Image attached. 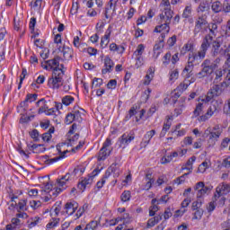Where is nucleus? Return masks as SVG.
Segmentation results:
<instances>
[{"mask_svg":"<svg viewBox=\"0 0 230 230\" xmlns=\"http://www.w3.org/2000/svg\"><path fill=\"white\" fill-rule=\"evenodd\" d=\"M217 200H218V199H215V197H214L213 200L207 207L208 213L215 211V208H217Z\"/></svg>","mask_w":230,"mask_h":230,"instance_id":"obj_51","label":"nucleus"},{"mask_svg":"<svg viewBox=\"0 0 230 230\" xmlns=\"http://www.w3.org/2000/svg\"><path fill=\"white\" fill-rule=\"evenodd\" d=\"M111 173H113V177L116 179L119 177L121 171L119 170V166L118 164H112L105 172L104 179H109L111 177Z\"/></svg>","mask_w":230,"mask_h":230,"instance_id":"obj_14","label":"nucleus"},{"mask_svg":"<svg viewBox=\"0 0 230 230\" xmlns=\"http://www.w3.org/2000/svg\"><path fill=\"white\" fill-rule=\"evenodd\" d=\"M111 33H112V26L110 25L101 40V48L102 49H105V48L109 46V42H111Z\"/></svg>","mask_w":230,"mask_h":230,"instance_id":"obj_18","label":"nucleus"},{"mask_svg":"<svg viewBox=\"0 0 230 230\" xmlns=\"http://www.w3.org/2000/svg\"><path fill=\"white\" fill-rule=\"evenodd\" d=\"M206 58L205 49H200L198 52H190L188 55V62L192 66H199Z\"/></svg>","mask_w":230,"mask_h":230,"instance_id":"obj_7","label":"nucleus"},{"mask_svg":"<svg viewBox=\"0 0 230 230\" xmlns=\"http://www.w3.org/2000/svg\"><path fill=\"white\" fill-rule=\"evenodd\" d=\"M230 191V186L227 184L218 185L216 189V193L214 194L215 200H218L222 195H227Z\"/></svg>","mask_w":230,"mask_h":230,"instance_id":"obj_15","label":"nucleus"},{"mask_svg":"<svg viewBox=\"0 0 230 230\" xmlns=\"http://www.w3.org/2000/svg\"><path fill=\"white\" fill-rule=\"evenodd\" d=\"M30 206L33 209H37V208H40L41 203H40V201L32 200V201H30Z\"/></svg>","mask_w":230,"mask_h":230,"instance_id":"obj_64","label":"nucleus"},{"mask_svg":"<svg viewBox=\"0 0 230 230\" xmlns=\"http://www.w3.org/2000/svg\"><path fill=\"white\" fill-rule=\"evenodd\" d=\"M163 48H164V40H160L158 43H155L154 46V58L157 60L159 58V55L163 53Z\"/></svg>","mask_w":230,"mask_h":230,"instance_id":"obj_19","label":"nucleus"},{"mask_svg":"<svg viewBox=\"0 0 230 230\" xmlns=\"http://www.w3.org/2000/svg\"><path fill=\"white\" fill-rule=\"evenodd\" d=\"M134 136H129L127 133H124L120 138H119V143H120V146H127L129 145V143H132V141H134Z\"/></svg>","mask_w":230,"mask_h":230,"instance_id":"obj_22","label":"nucleus"},{"mask_svg":"<svg viewBox=\"0 0 230 230\" xmlns=\"http://www.w3.org/2000/svg\"><path fill=\"white\" fill-rule=\"evenodd\" d=\"M155 73V68L150 66L147 70V74L145 76L144 85H150V82L154 80Z\"/></svg>","mask_w":230,"mask_h":230,"instance_id":"obj_23","label":"nucleus"},{"mask_svg":"<svg viewBox=\"0 0 230 230\" xmlns=\"http://www.w3.org/2000/svg\"><path fill=\"white\" fill-rule=\"evenodd\" d=\"M114 70V61L111 59V57L106 56L104 58V68L102 69V75H107V73H112Z\"/></svg>","mask_w":230,"mask_h":230,"instance_id":"obj_17","label":"nucleus"},{"mask_svg":"<svg viewBox=\"0 0 230 230\" xmlns=\"http://www.w3.org/2000/svg\"><path fill=\"white\" fill-rule=\"evenodd\" d=\"M194 190L195 191H198L197 198L202 199L204 195H206L207 193H209L211 190H213V186L212 185L206 186L204 181H199L196 183V185L194 186Z\"/></svg>","mask_w":230,"mask_h":230,"instance_id":"obj_10","label":"nucleus"},{"mask_svg":"<svg viewBox=\"0 0 230 230\" xmlns=\"http://www.w3.org/2000/svg\"><path fill=\"white\" fill-rule=\"evenodd\" d=\"M195 67V65L190 63L189 61H187V65L185 66L182 74H186V78H191V76H193V69Z\"/></svg>","mask_w":230,"mask_h":230,"instance_id":"obj_25","label":"nucleus"},{"mask_svg":"<svg viewBox=\"0 0 230 230\" xmlns=\"http://www.w3.org/2000/svg\"><path fill=\"white\" fill-rule=\"evenodd\" d=\"M128 114L131 118L132 116H136V114H137V105H133L128 111Z\"/></svg>","mask_w":230,"mask_h":230,"instance_id":"obj_61","label":"nucleus"},{"mask_svg":"<svg viewBox=\"0 0 230 230\" xmlns=\"http://www.w3.org/2000/svg\"><path fill=\"white\" fill-rule=\"evenodd\" d=\"M117 85H118V81H116V79H111L107 84L108 89H114Z\"/></svg>","mask_w":230,"mask_h":230,"instance_id":"obj_60","label":"nucleus"},{"mask_svg":"<svg viewBox=\"0 0 230 230\" xmlns=\"http://www.w3.org/2000/svg\"><path fill=\"white\" fill-rule=\"evenodd\" d=\"M40 103H43V105L41 107H40L39 111H38V114H43V112H47V111L49 109V107L48 106V102H46V99H40V101H38L36 102L37 107H39V105H40Z\"/></svg>","mask_w":230,"mask_h":230,"instance_id":"obj_29","label":"nucleus"},{"mask_svg":"<svg viewBox=\"0 0 230 230\" xmlns=\"http://www.w3.org/2000/svg\"><path fill=\"white\" fill-rule=\"evenodd\" d=\"M202 215H204V209L199 208L198 210H195L193 219L200 220V218H202Z\"/></svg>","mask_w":230,"mask_h":230,"instance_id":"obj_52","label":"nucleus"},{"mask_svg":"<svg viewBox=\"0 0 230 230\" xmlns=\"http://www.w3.org/2000/svg\"><path fill=\"white\" fill-rule=\"evenodd\" d=\"M208 10H209V4H208V1H201L198 7V12L204 13L208 12Z\"/></svg>","mask_w":230,"mask_h":230,"instance_id":"obj_37","label":"nucleus"},{"mask_svg":"<svg viewBox=\"0 0 230 230\" xmlns=\"http://www.w3.org/2000/svg\"><path fill=\"white\" fill-rule=\"evenodd\" d=\"M219 110H218V102H212L208 108V110L207 111L206 114L202 115L199 117L200 121H208V119L209 118H211V116H213V114H218Z\"/></svg>","mask_w":230,"mask_h":230,"instance_id":"obj_12","label":"nucleus"},{"mask_svg":"<svg viewBox=\"0 0 230 230\" xmlns=\"http://www.w3.org/2000/svg\"><path fill=\"white\" fill-rule=\"evenodd\" d=\"M37 96H39L37 93H34V94H31V93H29L26 95V98L25 100L21 102V107H25V109L28 107V102H35V100H37Z\"/></svg>","mask_w":230,"mask_h":230,"instance_id":"obj_30","label":"nucleus"},{"mask_svg":"<svg viewBox=\"0 0 230 230\" xmlns=\"http://www.w3.org/2000/svg\"><path fill=\"white\" fill-rule=\"evenodd\" d=\"M61 191H62V189L58 188L55 190H49V193L50 197H58V193H60Z\"/></svg>","mask_w":230,"mask_h":230,"instance_id":"obj_63","label":"nucleus"},{"mask_svg":"<svg viewBox=\"0 0 230 230\" xmlns=\"http://www.w3.org/2000/svg\"><path fill=\"white\" fill-rule=\"evenodd\" d=\"M101 172H102V169L95 168L92 172V175L88 176V178H84L83 181H81L77 184L78 190H81L82 191H85V188H87L88 186H91L93 184V181L94 177H96V175H98V173H100Z\"/></svg>","mask_w":230,"mask_h":230,"instance_id":"obj_8","label":"nucleus"},{"mask_svg":"<svg viewBox=\"0 0 230 230\" xmlns=\"http://www.w3.org/2000/svg\"><path fill=\"white\" fill-rule=\"evenodd\" d=\"M111 152H112V150H108L105 149V147H102L98 153V161H105V159L111 155Z\"/></svg>","mask_w":230,"mask_h":230,"instance_id":"obj_27","label":"nucleus"},{"mask_svg":"<svg viewBox=\"0 0 230 230\" xmlns=\"http://www.w3.org/2000/svg\"><path fill=\"white\" fill-rule=\"evenodd\" d=\"M175 42H177V36L173 35L172 37L169 38L167 40L168 47L173 48V46H175Z\"/></svg>","mask_w":230,"mask_h":230,"instance_id":"obj_55","label":"nucleus"},{"mask_svg":"<svg viewBox=\"0 0 230 230\" xmlns=\"http://www.w3.org/2000/svg\"><path fill=\"white\" fill-rule=\"evenodd\" d=\"M157 202V204H159V200H157V199H153L151 200V204L152 206L150 207V208L155 211V213H157V211H159V207H157V205L155 204Z\"/></svg>","mask_w":230,"mask_h":230,"instance_id":"obj_56","label":"nucleus"},{"mask_svg":"<svg viewBox=\"0 0 230 230\" xmlns=\"http://www.w3.org/2000/svg\"><path fill=\"white\" fill-rule=\"evenodd\" d=\"M173 18V11L172 9L165 7L162 13L160 14L161 24L157 25L154 31H159V28H168V24L172 22V19Z\"/></svg>","mask_w":230,"mask_h":230,"instance_id":"obj_5","label":"nucleus"},{"mask_svg":"<svg viewBox=\"0 0 230 230\" xmlns=\"http://www.w3.org/2000/svg\"><path fill=\"white\" fill-rule=\"evenodd\" d=\"M191 12H192L191 4H188V5H186L184 10H183L181 17L183 19H190L191 17Z\"/></svg>","mask_w":230,"mask_h":230,"instance_id":"obj_34","label":"nucleus"},{"mask_svg":"<svg viewBox=\"0 0 230 230\" xmlns=\"http://www.w3.org/2000/svg\"><path fill=\"white\" fill-rule=\"evenodd\" d=\"M171 60H172V53L170 52H167L162 59L164 66H168Z\"/></svg>","mask_w":230,"mask_h":230,"instance_id":"obj_50","label":"nucleus"},{"mask_svg":"<svg viewBox=\"0 0 230 230\" xmlns=\"http://www.w3.org/2000/svg\"><path fill=\"white\" fill-rule=\"evenodd\" d=\"M215 84L210 88L207 93V102H211L213 98L222 96V93L227 89V81H223L221 83H214Z\"/></svg>","mask_w":230,"mask_h":230,"instance_id":"obj_3","label":"nucleus"},{"mask_svg":"<svg viewBox=\"0 0 230 230\" xmlns=\"http://www.w3.org/2000/svg\"><path fill=\"white\" fill-rule=\"evenodd\" d=\"M62 52L65 60H71L73 58V49L63 46Z\"/></svg>","mask_w":230,"mask_h":230,"instance_id":"obj_32","label":"nucleus"},{"mask_svg":"<svg viewBox=\"0 0 230 230\" xmlns=\"http://www.w3.org/2000/svg\"><path fill=\"white\" fill-rule=\"evenodd\" d=\"M41 58L43 60H46V58H49V49H44L40 53Z\"/></svg>","mask_w":230,"mask_h":230,"instance_id":"obj_59","label":"nucleus"},{"mask_svg":"<svg viewBox=\"0 0 230 230\" xmlns=\"http://www.w3.org/2000/svg\"><path fill=\"white\" fill-rule=\"evenodd\" d=\"M110 51H117L119 53H124L125 47L123 46L118 47L116 43H111L110 44Z\"/></svg>","mask_w":230,"mask_h":230,"instance_id":"obj_38","label":"nucleus"},{"mask_svg":"<svg viewBox=\"0 0 230 230\" xmlns=\"http://www.w3.org/2000/svg\"><path fill=\"white\" fill-rule=\"evenodd\" d=\"M203 107H204L203 103L201 102L198 103V105L196 106L193 111V115L195 116V118L199 117V115L201 114Z\"/></svg>","mask_w":230,"mask_h":230,"instance_id":"obj_47","label":"nucleus"},{"mask_svg":"<svg viewBox=\"0 0 230 230\" xmlns=\"http://www.w3.org/2000/svg\"><path fill=\"white\" fill-rule=\"evenodd\" d=\"M179 78V70L174 69L170 74V80L171 82H173L174 80H177Z\"/></svg>","mask_w":230,"mask_h":230,"instance_id":"obj_57","label":"nucleus"},{"mask_svg":"<svg viewBox=\"0 0 230 230\" xmlns=\"http://www.w3.org/2000/svg\"><path fill=\"white\" fill-rule=\"evenodd\" d=\"M204 136L205 137H208L210 141H214V143H216V141H218L220 136H222V130L219 126H215L212 128H208L205 130Z\"/></svg>","mask_w":230,"mask_h":230,"instance_id":"obj_9","label":"nucleus"},{"mask_svg":"<svg viewBox=\"0 0 230 230\" xmlns=\"http://www.w3.org/2000/svg\"><path fill=\"white\" fill-rule=\"evenodd\" d=\"M45 114L46 116H53L54 118H57V110L55 108H49Z\"/></svg>","mask_w":230,"mask_h":230,"instance_id":"obj_58","label":"nucleus"},{"mask_svg":"<svg viewBox=\"0 0 230 230\" xmlns=\"http://www.w3.org/2000/svg\"><path fill=\"white\" fill-rule=\"evenodd\" d=\"M208 28L209 26L208 25V20H206L204 15H200L195 22L193 33L194 35H199V33H206Z\"/></svg>","mask_w":230,"mask_h":230,"instance_id":"obj_6","label":"nucleus"},{"mask_svg":"<svg viewBox=\"0 0 230 230\" xmlns=\"http://www.w3.org/2000/svg\"><path fill=\"white\" fill-rule=\"evenodd\" d=\"M26 75H28V70H26V68H22V75L20 76V83L18 84V89H21V87H22V82H24V78H26Z\"/></svg>","mask_w":230,"mask_h":230,"instance_id":"obj_46","label":"nucleus"},{"mask_svg":"<svg viewBox=\"0 0 230 230\" xmlns=\"http://www.w3.org/2000/svg\"><path fill=\"white\" fill-rule=\"evenodd\" d=\"M30 150H32L33 154H42V152H46V147L42 144H33L30 146Z\"/></svg>","mask_w":230,"mask_h":230,"instance_id":"obj_31","label":"nucleus"},{"mask_svg":"<svg viewBox=\"0 0 230 230\" xmlns=\"http://www.w3.org/2000/svg\"><path fill=\"white\" fill-rule=\"evenodd\" d=\"M143 53H145V45L139 44L137 48V51L134 52L136 57H143Z\"/></svg>","mask_w":230,"mask_h":230,"instance_id":"obj_44","label":"nucleus"},{"mask_svg":"<svg viewBox=\"0 0 230 230\" xmlns=\"http://www.w3.org/2000/svg\"><path fill=\"white\" fill-rule=\"evenodd\" d=\"M57 150H58V152L60 154L59 156H57L55 158H50V159H49V156H48V155L43 156V159H45V164H53L54 163L60 161V159H64L66 157V154L69 153L68 150L62 152L58 148V146H57Z\"/></svg>","mask_w":230,"mask_h":230,"instance_id":"obj_16","label":"nucleus"},{"mask_svg":"<svg viewBox=\"0 0 230 230\" xmlns=\"http://www.w3.org/2000/svg\"><path fill=\"white\" fill-rule=\"evenodd\" d=\"M183 48L190 53H194L193 49L195 48V45L193 44V41L189 40L186 44L183 45Z\"/></svg>","mask_w":230,"mask_h":230,"instance_id":"obj_45","label":"nucleus"},{"mask_svg":"<svg viewBox=\"0 0 230 230\" xmlns=\"http://www.w3.org/2000/svg\"><path fill=\"white\" fill-rule=\"evenodd\" d=\"M60 66V57H56L53 59H49L45 61V63H41V67L46 69L47 71L54 70L55 67H58Z\"/></svg>","mask_w":230,"mask_h":230,"instance_id":"obj_13","label":"nucleus"},{"mask_svg":"<svg viewBox=\"0 0 230 230\" xmlns=\"http://www.w3.org/2000/svg\"><path fill=\"white\" fill-rule=\"evenodd\" d=\"M201 207H202V200L200 199H199L192 203L191 209H192V211H196L198 209H201L200 208Z\"/></svg>","mask_w":230,"mask_h":230,"instance_id":"obj_49","label":"nucleus"},{"mask_svg":"<svg viewBox=\"0 0 230 230\" xmlns=\"http://www.w3.org/2000/svg\"><path fill=\"white\" fill-rule=\"evenodd\" d=\"M80 118V111H75V113H68L65 119V123L66 125H71L74 121Z\"/></svg>","mask_w":230,"mask_h":230,"instance_id":"obj_24","label":"nucleus"},{"mask_svg":"<svg viewBox=\"0 0 230 230\" xmlns=\"http://www.w3.org/2000/svg\"><path fill=\"white\" fill-rule=\"evenodd\" d=\"M208 168H209L208 162H203L201 164H199V166L198 168V172H199L200 173H204V172H206V170H208Z\"/></svg>","mask_w":230,"mask_h":230,"instance_id":"obj_54","label":"nucleus"},{"mask_svg":"<svg viewBox=\"0 0 230 230\" xmlns=\"http://www.w3.org/2000/svg\"><path fill=\"white\" fill-rule=\"evenodd\" d=\"M227 73H230V66H226V63L221 68L214 70V84H218L219 82H222L224 76H227Z\"/></svg>","mask_w":230,"mask_h":230,"instance_id":"obj_11","label":"nucleus"},{"mask_svg":"<svg viewBox=\"0 0 230 230\" xmlns=\"http://www.w3.org/2000/svg\"><path fill=\"white\" fill-rule=\"evenodd\" d=\"M225 37H230V19L226 22V26L223 27Z\"/></svg>","mask_w":230,"mask_h":230,"instance_id":"obj_53","label":"nucleus"},{"mask_svg":"<svg viewBox=\"0 0 230 230\" xmlns=\"http://www.w3.org/2000/svg\"><path fill=\"white\" fill-rule=\"evenodd\" d=\"M98 227V221H91L88 223L84 230H95Z\"/></svg>","mask_w":230,"mask_h":230,"instance_id":"obj_43","label":"nucleus"},{"mask_svg":"<svg viewBox=\"0 0 230 230\" xmlns=\"http://www.w3.org/2000/svg\"><path fill=\"white\" fill-rule=\"evenodd\" d=\"M66 213L68 214V216L74 215L76 209H78V203L75 201L73 202H67L65 205Z\"/></svg>","mask_w":230,"mask_h":230,"instance_id":"obj_21","label":"nucleus"},{"mask_svg":"<svg viewBox=\"0 0 230 230\" xmlns=\"http://www.w3.org/2000/svg\"><path fill=\"white\" fill-rule=\"evenodd\" d=\"M210 50L211 57H218V55H223L224 48L220 44V41L215 40L210 34H207L201 43V49H205V54L208 53V49Z\"/></svg>","mask_w":230,"mask_h":230,"instance_id":"obj_1","label":"nucleus"},{"mask_svg":"<svg viewBox=\"0 0 230 230\" xmlns=\"http://www.w3.org/2000/svg\"><path fill=\"white\" fill-rule=\"evenodd\" d=\"M155 136V130L152 129L150 131H147L146 134L144 136L143 140L141 142V145L144 146H146L150 143V140Z\"/></svg>","mask_w":230,"mask_h":230,"instance_id":"obj_26","label":"nucleus"},{"mask_svg":"<svg viewBox=\"0 0 230 230\" xmlns=\"http://www.w3.org/2000/svg\"><path fill=\"white\" fill-rule=\"evenodd\" d=\"M130 190H125L122 192L120 199L122 202H128V200H130Z\"/></svg>","mask_w":230,"mask_h":230,"instance_id":"obj_48","label":"nucleus"},{"mask_svg":"<svg viewBox=\"0 0 230 230\" xmlns=\"http://www.w3.org/2000/svg\"><path fill=\"white\" fill-rule=\"evenodd\" d=\"M222 10L224 13H230V0H224L222 4Z\"/></svg>","mask_w":230,"mask_h":230,"instance_id":"obj_42","label":"nucleus"},{"mask_svg":"<svg viewBox=\"0 0 230 230\" xmlns=\"http://www.w3.org/2000/svg\"><path fill=\"white\" fill-rule=\"evenodd\" d=\"M70 179H71V173L66 172V175L57 179L58 185L60 188H64V186H66V184L67 183V181H69Z\"/></svg>","mask_w":230,"mask_h":230,"instance_id":"obj_28","label":"nucleus"},{"mask_svg":"<svg viewBox=\"0 0 230 230\" xmlns=\"http://www.w3.org/2000/svg\"><path fill=\"white\" fill-rule=\"evenodd\" d=\"M48 85L51 89H60L64 85V71L58 66L53 69L52 76L49 78Z\"/></svg>","mask_w":230,"mask_h":230,"instance_id":"obj_2","label":"nucleus"},{"mask_svg":"<svg viewBox=\"0 0 230 230\" xmlns=\"http://www.w3.org/2000/svg\"><path fill=\"white\" fill-rule=\"evenodd\" d=\"M74 102H75V98L71 95H66L62 99L63 105H66V107L71 105V103H73Z\"/></svg>","mask_w":230,"mask_h":230,"instance_id":"obj_39","label":"nucleus"},{"mask_svg":"<svg viewBox=\"0 0 230 230\" xmlns=\"http://www.w3.org/2000/svg\"><path fill=\"white\" fill-rule=\"evenodd\" d=\"M94 1L98 8H102V6H103V0H88L86 3L88 8H93V6H94Z\"/></svg>","mask_w":230,"mask_h":230,"instance_id":"obj_36","label":"nucleus"},{"mask_svg":"<svg viewBox=\"0 0 230 230\" xmlns=\"http://www.w3.org/2000/svg\"><path fill=\"white\" fill-rule=\"evenodd\" d=\"M103 84V79L102 78H93V84H92V89H96L97 87H101Z\"/></svg>","mask_w":230,"mask_h":230,"instance_id":"obj_41","label":"nucleus"},{"mask_svg":"<svg viewBox=\"0 0 230 230\" xmlns=\"http://www.w3.org/2000/svg\"><path fill=\"white\" fill-rule=\"evenodd\" d=\"M17 211L18 213H21L22 211H27L28 208H26V199H22L18 204H17Z\"/></svg>","mask_w":230,"mask_h":230,"instance_id":"obj_40","label":"nucleus"},{"mask_svg":"<svg viewBox=\"0 0 230 230\" xmlns=\"http://www.w3.org/2000/svg\"><path fill=\"white\" fill-rule=\"evenodd\" d=\"M215 66L211 65V59L207 58L202 62L201 70L196 74V78L201 79L211 76L215 73Z\"/></svg>","mask_w":230,"mask_h":230,"instance_id":"obj_4","label":"nucleus"},{"mask_svg":"<svg viewBox=\"0 0 230 230\" xmlns=\"http://www.w3.org/2000/svg\"><path fill=\"white\" fill-rule=\"evenodd\" d=\"M222 55L226 58L225 61L226 66L230 67V44L226 49H223Z\"/></svg>","mask_w":230,"mask_h":230,"instance_id":"obj_35","label":"nucleus"},{"mask_svg":"<svg viewBox=\"0 0 230 230\" xmlns=\"http://www.w3.org/2000/svg\"><path fill=\"white\" fill-rule=\"evenodd\" d=\"M211 10L213 13H220V12H223L222 10V2L220 1H215L211 4Z\"/></svg>","mask_w":230,"mask_h":230,"instance_id":"obj_33","label":"nucleus"},{"mask_svg":"<svg viewBox=\"0 0 230 230\" xmlns=\"http://www.w3.org/2000/svg\"><path fill=\"white\" fill-rule=\"evenodd\" d=\"M118 1L119 0H110L108 2V4L105 6V10H104V15L106 19H109L110 15H109V12L110 10H112V13H114V12H116V6H118Z\"/></svg>","mask_w":230,"mask_h":230,"instance_id":"obj_20","label":"nucleus"},{"mask_svg":"<svg viewBox=\"0 0 230 230\" xmlns=\"http://www.w3.org/2000/svg\"><path fill=\"white\" fill-rule=\"evenodd\" d=\"M30 136L32 139H34V141H39V130L33 129Z\"/></svg>","mask_w":230,"mask_h":230,"instance_id":"obj_62","label":"nucleus"}]
</instances>
